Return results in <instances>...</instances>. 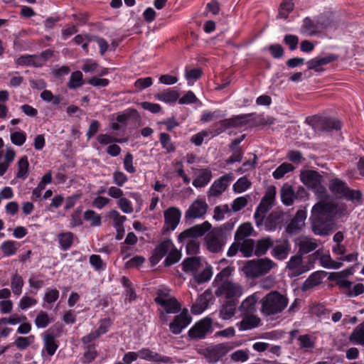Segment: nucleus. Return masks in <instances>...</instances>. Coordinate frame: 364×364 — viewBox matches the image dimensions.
<instances>
[{
	"mask_svg": "<svg viewBox=\"0 0 364 364\" xmlns=\"http://www.w3.org/2000/svg\"><path fill=\"white\" fill-rule=\"evenodd\" d=\"M275 196V187L269 186L254 214L256 225L258 228L264 227V230L267 231L274 230L281 222L280 215L277 213H272L265 218L266 213L273 206Z\"/></svg>",
	"mask_w": 364,
	"mask_h": 364,
	"instance_id": "f257e3e1",
	"label": "nucleus"
},
{
	"mask_svg": "<svg viewBox=\"0 0 364 364\" xmlns=\"http://www.w3.org/2000/svg\"><path fill=\"white\" fill-rule=\"evenodd\" d=\"M336 212V205L331 202L320 201L311 210V220L313 232L318 235H326L331 231V221Z\"/></svg>",
	"mask_w": 364,
	"mask_h": 364,
	"instance_id": "f03ea898",
	"label": "nucleus"
},
{
	"mask_svg": "<svg viewBox=\"0 0 364 364\" xmlns=\"http://www.w3.org/2000/svg\"><path fill=\"white\" fill-rule=\"evenodd\" d=\"M333 14L330 12L321 14L314 18L306 17L303 19L300 27V33L308 36L320 34L331 26Z\"/></svg>",
	"mask_w": 364,
	"mask_h": 364,
	"instance_id": "7ed1b4c3",
	"label": "nucleus"
},
{
	"mask_svg": "<svg viewBox=\"0 0 364 364\" xmlns=\"http://www.w3.org/2000/svg\"><path fill=\"white\" fill-rule=\"evenodd\" d=\"M211 225L208 221L196 225L182 232L178 235V240L186 244V251L188 255H194L199 248L198 237L203 235L210 230Z\"/></svg>",
	"mask_w": 364,
	"mask_h": 364,
	"instance_id": "20e7f679",
	"label": "nucleus"
},
{
	"mask_svg": "<svg viewBox=\"0 0 364 364\" xmlns=\"http://www.w3.org/2000/svg\"><path fill=\"white\" fill-rule=\"evenodd\" d=\"M289 299L277 291L268 293L260 300L261 312L266 316L282 313L287 306Z\"/></svg>",
	"mask_w": 364,
	"mask_h": 364,
	"instance_id": "39448f33",
	"label": "nucleus"
},
{
	"mask_svg": "<svg viewBox=\"0 0 364 364\" xmlns=\"http://www.w3.org/2000/svg\"><path fill=\"white\" fill-rule=\"evenodd\" d=\"M166 255L167 257L164 260L165 266H171L181 258V252L175 248L171 240H164L155 248L150 257L151 264H156Z\"/></svg>",
	"mask_w": 364,
	"mask_h": 364,
	"instance_id": "423d86ee",
	"label": "nucleus"
},
{
	"mask_svg": "<svg viewBox=\"0 0 364 364\" xmlns=\"http://www.w3.org/2000/svg\"><path fill=\"white\" fill-rule=\"evenodd\" d=\"M276 265V263L267 257L254 259L245 262L242 267V272L247 277L255 279L267 274Z\"/></svg>",
	"mask_w": 364,
	"mask_h": 364,
	"instance_id": "0eeeda50",
	"label": "nucleus"
},
{
	"mask_svg": "<svg viewBox=\"0 0 364 364\" xmlns=\"http://www.w3.org/2000/svg\"><path fill=\"white\" fill-rule=\"evenodd\" d=\"M300 178L305 186L314 190L318 199L328 198L326 190L321 185L322 176L318 172L312 170L304 171L301 173Z\"/></svg>",
	"mask_w": 364,
	"mask_h": 364,
	"instance_id": "6e6552de",
	"label": "nucleus"
},
{
	"mask_svg": "<svg viewBox=\"0 0 364 364\" xmlns=\"http://www.w3.org/2000/svg\"><path fill=\"white\" fill-rule=\"evenodd\" d=\"M215 294L218 297L232 299L240 297L243 294L242 287L232 281H225L216 284Z\"/></svg>",
	"mask_w": 364,
	"mask_h": 364,
	"instance_id": "1a4fd4ad",
	"label": "nucleus"
},
{
	"mask_svg": "<svg viewBox=\"0 0 364 364\" xmlns=\"http://www.w3.org/2000/svg\"><path fill=\"white\" fill-rule=\"evenodd\" d=\"M155 301L167 314H176L181 310V304L174 297L169 294V291L159 290Z\"/></svg>",
	"mask_w": 364,
	"mask_h": 364,
	"instance_id": "9d476101",
	"label": "nucleus"
},
{
	"mask_svg": "<svg viewBox=\"0 0 364 364\" xmlns=\"http://www.w3.org/2000/svg\"><path fill=\"white\" fill-rule=\"evenodd\" d=\"M281 200L285 205H291L299 197H303L306 195L304 188L299 187L296 193L292 186L289 184H284L281 189Z\"/></svg>",
	"mask_w": 364,
	"mask_h": 364,
	"instance_id": "9b49d317",
	"label": "nucleus"
},
{
	"mask_svg": "<svg viewBox=\"0 0 364 364\" xmlns=\"http://www.w3.org/2000/svg\"><path fill=\"white\" fill-rule=\"evenodd\" d=\"M225 243L223 232L219 230H213L206 236L208 249L212 252L221 251Z\"/></svg>",
	"mask_w": 364,
	"mask_h": 364,
	"instance_id": "f8f14e48",
	"label": "nucleus"
},
{
	"mask_svg": "<svg viewBox=\"0 0 364 364\" xmlns=\"http://www.w3.org/2000/svg\"><path fill=\"white\" fill-rule=\"evenodd\" d=\"M191 318L187 309L181 311L180 314L174 317L173 321L170 323V331L174 334H179L191 323Z\"/></svg>",
	"mask_w": 364,
	"mask_h": 364,
	"instance_id": "ddd939ff",
	"label": "nucleus"
},
{
	"mask_svg": "<svg viewBox=\"0 0 364 364\" xmlns=\"http://www.w3.org/2000/svg\"><path fill=\"white\" fill-rule=\"evenodd\" d=\"M287 269L289 271V275L294 277L308 272L311 268L303 264V259L301 255H294L292 256L287 262Z\"/></svg>",
	"mask_w": 364,
	"mask_h": 364,
	"instance_id": "4468645a",
	"label": "nucleus"
},
{
	"mask_svg": "<svg viewBox=\"0 0 364 364\" xmlns=\"http://www.w3.org/2000/svg\"><path fill=\"white\" fill-rule=\"evenodd\" d=\"M208 205L203 198H197L186 212V218H200L205 215Z\"/></svg>",
	"mask_w": 364,
	"mask_h": 364,
	"instance_id": "2eb2a0df",
	"label": "nucleus"
},
{
	"mask_svg": "<svg viewBox=\"0 0 364 364\" xmlns=\"http://www.w3.org/2000/svg\"><path fill=\"white\" fill-rule=\"evenodd\" d=\"M234 177L231 174H225L215 181L211 185L208 193L210 196L217 197L225 191Z\"/></svg>",
	"mask_w": 364,
	"mask_h": 364,
	"instance_id": "dca6fc26",
	"label": "nucleus"
},
{
	"mask_svg": "<svg viewBox=\"0 0 364 364\" xmlns=\"http://www.w3.org/2000/svg\"><path fill=\"white\" fill-rule=\"evenodd\" d=\"M210 318H205L197 322L189 331L188 335L194 339L203 338L211 327Z\"/></svg>",
	"mask_w": 364,
	"mask_h": 364,
	"instance_id": "f3484780",
	"label": "nucleus"
},
{
	"mask_svg": "<svg viewBox=\"0 0 364 364\" xmlns=\"http://www.w3.org/2000/svg\"><path fill=\"white\" fill-rule=\"evenodd\" d=\"M181 216V210L176 207H171L164 211V218L166 228L173 230L179 223Z\"/></svg>",
	"mask_w": 364,
	"mask_h": 364,
	"instance_id": "a211bd4d",
	"label": "nucleus"
},
{
	"mask_svg": "<svg viewBox=\"0 0 364 364\" xmlns=\"http://www.w3.org/2000/svg\"><path fill=\"white\" fill-rule=\"evenodd\" d=\"M306 218V212L304 210H299L296 212L294 218L288 224L287 227V232L292 234L302 229L305 225V220Z\"/></svg>",
	"mask_w": 364,
	"mask_h": 364,
	"instance_id": "6ab92c4d",
	"label": "nucleus"
},
{
	"mask_svg": "<svg viewBox=\"0 0 364 364\" xmlns=\"http://www.w3.org/2000/svg\"><path fill=\"white\" fill-rule=\"evenodd\" d=\"M213 296L210 291H205L193 304L191 312L193 314H202L208 306Z\"/></svg>",
	"mask_w": 364,
	"mask_h": 364,
	"instance_id": "aec40b11",
	"label": "nucleus"
},
{
	"mask_svg": "<svg viewBox=\"0 0 364 364\" xmlns=\"http://www.w3.org/2000/svg\"><path fill=\"white\" fill-rule=\"evenodd\" d=\"M260 297L261 294L259 292L253 293L242 301L239 310L246 314L254 313L256 311V304Z\"/></svg>",
	"mask_w": 364,
	"mask_h": 364,
	"instance_id": "412c9836",
	"label": "nucleus"
},
{
	"mask_svg": "<svg viewBox=\"0 0 364 364\" xmlns=\"http://www.w3.org/2000/svg\"><path fill=\"white\" fill-rule=\"evenodd\" d=\"M42 337L43 343V351L45 350L48 355L53 356L58 348V343L55 336L46 331L43 333Z\"/></svg>",
	"mask_w": 364,
	"mask_h": 364,
	"instance_id": "4be33fe9",
	"label": "nucleus"
},
{
	"mask_svg": "<svg viewBox=\"0 0 364 364\" xmlns=\"http://www.w3.org/2000/svg\"><path fill=\"white\" fill-rule=\"evenodd\" d=\"M228 352L225 344L220 343L209 346L205 349V355L211 361H217L223 357Z\"/></svg>",
	"mask_w": 364,
	"mask_h": 364,
	"instance_id": "5701e85b",
	"label": "nucleus"
},
{
	"mask_svg": "<svg viewBox=\"0 0 364 364\" xmlns=\"http://www.w3.org/2000/svg\"><path fill=\"white\" fill-rule=\"evenodd\" d=\"M314 256L319 257L321 265L326 269H339L343 266L341 261H334L329 254L321 255V250L316 251Z\"/></svg>",
	"mask_w": 364,
	"mask_h": 364,
	"instance_id": "b1692460",
	"label": "nucleus"
},
{
	"mask_svg": "<svg viewBox=\"0 0 364 364\" xmlns=\"http://www.w3.org/2000/svg\"><path fill=\"white\" fill-rule=\"evenodd\" d=\"M290 245L288 241L284 240L279 244L276 245L272 250V255L278 260L285 259L289 252Z\"/></svg>",
	"mask_w": 364,
	"mask_h": 364,
	"instance_id": "393cba45",
	"label": "nucleus"
},
{
	"mask_svg": "<svg viewBox=\"0 0 364 364\" xmlns=\"http://www.w3.org/2000/svg\"><path fill=\"white\" fill-rule=\"evenodd\" d=\"M325 276V272L322 271H317L313 272L303 283L302 290L308 291L314 287L319 285Z\"/></svg>",
	"mask_w": 364,
	"mask_h": 364,
	"instance_id": "a878e982",
	"label": "nucleus"
},
{
	"mask_svg": "<svg viewBox=\"0 0 364 364\" xmlns=\"http://www.w3.org/2000/svg\"><path fill=\"white\" fill-rule=\"evenodd\" d=\"M260 321V318L258 316L249 314L243 317L237 326L240 331H246L257 327Z\"/></svg>",
	"mask_w": 364,
	"mask_h": 364,
	"instance_id": "bb28decb",
	"label": "nucleus"
},
{
	"mask_svg": "<svg viewBox=\"0 0 364 364\" xmlns=\"http://www.w3.org/2000/svg\"><path fill=\"white\" fill-rule=\"evenodd\" d=\"M237 303L234 300H229L223 303L220 309V317L223 320L232 318L236 312Z\"/></svg>",
	"mask_w": 364,
	"mask_h": 364,
	"instance_id": "cd10ccee",
	"label": "nucleus"
},
{
	"mask_svg": "<svg viewBox=\"0 0 364 364\" xmlns=\"http://www.w3.org/2000/svg\"><path fill=\"white\" fill-rule=\"evenodd\" d=\"M297 245L299 246V252L307 254L318 247L316 240L311 237H301L298 240Z\"/></svg>",
	"mask_w": 364,
	"mask_h": 364,
	"instance_id": "c85d7f7f",
	"label": "nucleus"
},
{
	"mask_svg": "<svg viewBox=\"0 0 364 364\" xmlns=\"http://www.w3.org/2000/svg\"><path fill=\"white\" fill-rule=\"evenodd\" d=\"M203 266L199 257H189L183 262V269L193 274L198 272Z\"/></svg>",
	"mask_w": 364,
	"mask_h": 364,
	"instance_id": "c756f323",
	"label": "nucleus"
},
{
	"mask_svg": "<svg viewBox=\"0 0 364 364\" xmlns=\"http://www.w3.org/2000/svg\"><path fill=\"white\" fill-rule=\"evenodd\" d=\"M212 178V173L210 170L205 168L199 170L198 176L193 181V186L196 188L205 186Z\"/></svg>",
	"mask_w": 364,
	"mask_h": 364,
	"instance_id": "7c9ffc66",
	"label": "nucleus"
},
{
	"mask_svg": "<svg viewBox=\"0 0 364 364\" xmlns=\"http://www.w3.org/2000/svg\"><path fill=\"white\" fill-rule=\"evenodd\" d=\"M328 188L333 194L343 197L348 186L338 178H333L329 181Z\"/></svg>",
	"mask_w": 364,
	"mask_h": 364,
	"instance_id": "2f4dec72",
	"label": "nucleus"
},
{
	"mask_svg": "<svg viewBox=\"0 0 364 364\" xmlns=\"http://www.w3.org/2000/svg\"><path fill=\"white\" fill-rule=\"evenodd\" d=\"M237 246H239L240 251L246 257H251L253 254L255 255V243L252 239H243L240 241L237 242Z\"/></svg>",
	"mask_w": 364,
	"mask_h": 364,
	"instance_id": "473e14b6",
	"label": "nucleus"
},
{
	"mask_svg": "<svg viewBox=\"0 0 364 364\" xmlns=\"http://www.w3.org/2000/svg\"><path fill=\"white\" fill-rule=\"evenodd\" d=\"M336 58L333 55L313 58L307 62V66L309 70L320 71V68L321 66L333 61Z\"/></svg>",
	"mask_w": 364,
	"mask_h": 364,
	"instance_id": "72a5a7b5",
	"label": "nucleus"
},
{
	"mask_svg": "<svg viewBox=\"0 0 364 364\" xmlns=\"http://www.w3.org/2000/svg\"><path fill=\"white\" fill-rule=\"evenodd\" d=\"M272 245L273 242L270 237L259 240L255 244V255L257 257L264 255Z\"/></svg>",
	"mask_w": 364,
	"mask_h": 364,
	"instance_id": "f704fd0d",
	"label": "nucleus"
},
{
	"mask_svg": "<svg viewBox=\"0 0 364 364\" xmlns=\"http://www.w3.org/2000/svg\"><path fill=\"white\" fill-rule=\"evenodd\" d=\"M11 289L14 295L19 296L22 293L24 281L23 277L17 272L11 277Z\"/></svg>",
	"mask_w": 364,
	"mask_h": 364,
	"instance_id": "c9c22d12",
	"label": "nucleus"
},
{
	"mask_svg": "<svg viewBox=\"0 0 364 364\" xmlns=\"http://www.w3.org/2000/svg\"><path fill=\"white\" fill-rule=\"evenodd\" d=\"M156 98L166 103L176 102L179 97V93L173 90L167 89L156 95Z\"/></svg>",
	"mask_w": 364,
	"mask_h": 364,
	"instance_id": "e433bc0d",
	"label": "nucleus"
},
{
	"mask_svg": "<svg viewBox=\"0 0 364 364\" xmlns=\"http://www.w3.org/2000/svg\"><path fill=\"white\" fill-rule=\"evenodd\" d=\"M19 247L20 245L18 242L6 240L1 243L0 249L5 256L10 257L16 254Z\"/></svg>",
	"mask_w": 364,
	"mask_h": 364,
	"instance_id": "4c0bfd02",
	"label": "nucleus"
},
{
	"mask_svg": "<svg viewBox=\"0 0 364 364\" xmlns=\"http://www.w3.org/2000/svg\"><path fill=\"white\" fill-rule=\"evenodd\" d=\"M201 269L200 272L198 271L193 274V279L198 284L209 281L213 276L212 267L210 266H203Z\"/></svg>",
	"mask_w": 364,
	"mask_h": 364,
	"instance_id": "58836bf2",
	"label": "nucleus"
},
{
	"mask_svg": "<svg viewBox=\"0 0 364 364\" xmlns=\"http://www.w3.org/2000/svg\"><path fill=\"white\" fill-rule=\"evenodd\" d=\"M351 342L364 346V322L358 325L350 336Z\"/></svg>",
	"mask_w": 364,
	"mask_h": 364,
	"instance_id": "ea45409f",
	"label": "nucleus"
},
{
	"mask_svg": "<svg viewBox=\"0 0 364 364\" xmlns=\"http://www.w3.org/2000/svg\"><path fill=\"white\" fill-rule=\"evenodd\" d=\"M253 231V228L251 223H245L242 224L237 228L235 238L237 242L240 241V240L246 239L248 236L251 235Z\"/></svg>",
	"mask_w": 364,
	"mask_h": 364,
	"instance_id": "a19ab883",
	"label": "nucleus"
},
{
	"mask_svg": "<svg viewBox=\"0 0 364 364\" xmlns=\"http://www.w3.org/2000/svg\"><path fill=\"white\" fill-rule=\"evenodd\" d=\"M18 171L16 177L25 180L28 176V166L29 163L26 156H22L17 164Z\"/></svg>",
	"mask_w": 364,
	"mask_h": 364,
	"instance_id": "79ce46f5",
	"label": "nucleus"
},
{
	"mask_svg": "<svg viewBox=\"0 0 364 364\" xmlns=\"http://www.w3.org/2000/svg\"><path fill=\"white\" fill-rule=\"evenodd\" d=\"M52 319L50 318L48 314L45 311H40L34 320V323L38 328H45L50 323Z\"/></svg>",
	"mask_w": 364,
	"mask_h": 364,
	"instance_id": "37998d69",
	"label": "nucleus"
},
{
	"mask_svg": "<svg viewBox=\"0 0 364 364\" xmlns=\"http://www.w3.org/2000/svg\"><path fill=\"white\" fill-rule=\"evenodd\" d=\"M74 235L71 232H61L58 235V241L63 250H68L73 245Z\"/></svg>",
	"mask_w": 364,
	"mask_h": 364,
	"instance_id": "c03bdc74",
	"label": "nucleus"
},
{
	"mask_svg": "<svg viewBox=\"0 0 364 364\" xmlns=\"http://www.w3.org/2000/svg\"><path fill=\"white\" fill-rule=\"evenodd\" d=\"M321 127L323 130L331 131L339 129L341 127V122L334 118H325L321 122Z\"/></svg>",
	"mask_w": 364,
	"mask_h": 364,
	"instance_id": "a18cd8bd",
	"label": "nucleus"
},
{
	"mask_svg": "<svg viewBox=\"0 0 364 364\" xmlns=\"http://www.w3.org/2000/svg\"><path fill=\"white\" fill-rule=\"evenodd\" d=\"M34 342L35 336L33 335H30L26 337H17L13 344L15 345L20 350H25Z\"/></svg>",
	"mask_w": 364,
	"mask_h": 364,
	"instance_id": "49530a36",
	"label": "nucleus"
},
{
	"mask_svg": "<svg viewBox=\"0 0 364 364\" xmlns=\"http://www.w3.org/2000/svg\"><path fill=\"white\" fill-rule=\"evenodd\" d=\"M138 353L139 358L141 359L149 361H165L164 359L161 358V356L159 354L155 353L148 348H142L138 351Z\"/></svg>",
	"mask_w": 364,
	"mask_h": 364,
	"instance_id": "de8ad7c7",
	"label": "nucleus"
},
{
	"mask_svg": "<svg viewBox=\"0 0 364 364\" xmlns=\"http://www.w3.org/2000/svg\"><path fill=\"white\" fill-rule=\"evenodd\" d=\"M328 279L336 282V284L341 289H350L351 282L346 277L341 276V273L332 272Z\"/></svg>",
	"mask_w": 364,
	"mask_h": 364,
	"instance_id": "09e8293b",
	"label": "nucleus"
},
{
	"mask_svg": "<svg viewBox=\"0 0 364 364\" xmlns=\"http://www.w3.org/2000/svg\"><path fill=\"white\" fill-rule=\"evenodd\" d=\"M83 85V75L80 71L73 72L71 75L70 80L68 83V87L70 89H75L80 87Z\"/></svg>",
	"mask_w": 364,
	"mask_h": 364,
	"instance_id": "8fccbe9b",
	"label": "nucleus"
},
{
	"mask_svg": "<svg viewBox=\"0 0 364 364\" xmlns=\"http://www.w3.org/2000/svg\"><path fill=\"white\" fill-rule=\"evenodd\" d=\"M251 186V182L246 176L240 178L232 186L234 192L241 193L247 190Z\"/></svg>",
	"mask_w": 364,
	"mask_h": 364,
	"instance_id": "3c124183",
	"label": "nucleus"
},
{
	"mask_svg": "<svg viewBox=\"0 0 364 364\" xmlns=\"http://www.w3.org/2000/svg\"><path fill=\"white\" fill-rule=\"evenodd\" d=\"M84 218L89 221L92 226H99L101 224V216L92 210H87L84 213Z\"/></svg>",
	"mask_w": 364,
	"mask_h": 364,
	"instance_id": "603ef678",
	"label": "nucleus"
},
{
	"mask_svg": "<svg viewBox=\"0 0 364 364\" xmlns=\"http://www.w3.org/2000/svg\"><path fill=\"white\" fill-rule=\"evenodd\" d=\"M84 354H83V362L90 363L95 359L97 353L96 350L95 346H83Z\"/></svg>",
	"mask_w": 364,
	"mask_h": 364,
	"instance_id": "864d4df0",
	"label": "nucleus"
},
{
	"mask_svg": "<svg viewBox=\"0 0 364 364\" xmlns=\"http://www.w3.org/2000/svg\"><path fill=\"white\" fill-rule=\"evenodd\" d=\"M294 166L289 163H283L272 173L276 179L282 178L286 173L291 171Z\"/></svg>",
	"mask_w": 364,
	"mask_h": 364,
	"instance_id": "5fc2aeb1",
	"label": "nucleus"
},
{
	"mask_svg": "<svg viewBox=\"0 0 364 364\" xmlns=\"http://www.w3.org/2000/svg\"><path fill=\"white\" fill-rule=\"evenodd\" d=\"M294 6L292 0H284L280 5L278 16L280 18H287L289 14L293 10Z\"/></svg>",
	"mask_w": 364,
	"mask_h": 364,
	"instance_id": "6e6d98bb",
	"label": "nucleus"
},
{
	"mask_svg": "<svg viewBox=\"0 0 364 364\" xmlns=\"http://www.w3.org/2000/svg\"><path fill=\"white\" fill-rule=\"evenodd\" d=\"M159 141L162 147L168 152H173L175 151V146L171 141V136L166 133H161L159 136Z\"/></svg>",
	"mask_w": 364,
	"mask_h": 364,
	"instance_id": "4d7b16f0",
	"label": "nucleus"
},
{
	"mask_svg": "<svg viewBox=\"0 0 364 364\" xmlns=\"http://www.w3.org/2000/svg\"><path fill=\"white\" fill-rule=\"evenodd\" d=\"M37 300L29 296H23L21 298L18 304V308L21 310L25 311L28 308L34 306L37 304Z\"/></svg>",
	"mask_w": 364,
	"mask_h": 364,
	"instance_id": "13d9d810",
	"label": "nucleus"
},
{
	"mask_svg": "<svg viewBox=\"0 0 364 364\" xmlns=\"http://www.w3.org/2000/svg\"><path fill=\"white\" fill-rule=\"evenodd\" d=\"M201 70L199 68H186L185 76L189 85H192L201 75Z\"/></svg>",
	"mask_w": 364,
	"mask_h": 364,
	"instance_id": "bf43d9fd",
	"label": "nucleus"
},
{
	"mask_svg": "<svg viewBox=\"0 0 364 364\" xmlns=\"http://www.w3.org/2000/svg\"><path fill=\"white\" fill-rule=\"evenodd\" d=\"M11 141L16 146H22L26 140V134L22 131L14 132L11 133Z\"/></svg>",
	"mask_w": 364,
	"mask_h": 364,
	"instance_id": "052dcab7",
	"label": "nucleus"
},
{
	"mask_svg": "<svg viewBox=\"0 0 364 364\" xmlns=\"http://www.w3.org/2000/svg\"><path fill=\"white\" fill-rule=\"evenodd\" d=\"M244 118L245 116L238 115L230 119H225V124H228L229 129L232 127H240L245 124Z\"/></svg>",
	"mask_w": 364,
	"mask_h": 364,
	"instance_id": "680f3d73",
	"label": "nucleus"
},
{
	"mask_svg": "<svg viewBox=\"0 0 364 364\" xmlns=\"http://www.w3.org/2000/svg\"><path fill=\"white\" fill-rule=\"evenodd\" d=\"M117 205L121 210L124 213L130 214L134 211L132 203L126 198H121L118 200Z\"/></svg>",
	"mask_w": 364,
	"mask_h": 364,
	"instance_id": "e2e57ef3",
	"label": "nucleus"
},
{
	"mask_svg": "<svg viewBox=\"0 0 364 364\" xmlns=\"http://www.w3.org/2000/svg\"><path fill=\"white\" fill-rule=\"evenodd\" d=\"M343 198L352 202H358L361 200L362 193L358 190H351L348 187Z\"/></svg>",
	"mask_w": 364,
	"mask_h": 364,
	"instance_id": "0e129e2a",
	"label": "nucleus"
},
{
	"mask_svg": "<svg viewBox=\"0 0 364 364\" xmlns=\"http://www.w3.org/2000/svg\"><path fill=\"white\" fill-rule=\"evenodd\" d=\"M43 100L52 102L53 105H58L61 99L59 96H54L50 90H45L41 94Z\"/></svg>",
	"mask_w": 364,
	"mask_h": 364,
	"instance_id": "69168bd1",
	"label": "nucleus"
},
{
	"mask_svg": "<svg viewBox=\"0 0 364 364\" xmlns=\"http://www.w3.org/2000/svg\"><path fill=\"white\" fill-rule=\"evenodd\" d=\"M153 84L151 77L139 78L134 82V87L139 91L150 87Z\"/></svg>",
	"mask_w": 364,
	"mask_h": 364,
	"instance_id": "338daca9",
	"label": "nucleus"
},
{
	"mask_svg": "<svg viewBox=\"0 0 364 364\" xmlns=\"http://www.w3.org/2000/svg\"><path fill=\"white\" fill-rule=\"evenodd\" d=\"M59 291L57 289H47L43 297V301L48 304H52L58 300Z\"/></svg>",
	"mask_w": 364,
	"mask_h": 364,
	"instance_id": "774afa93",
	"label": "nucleus"
}]
</instances>
